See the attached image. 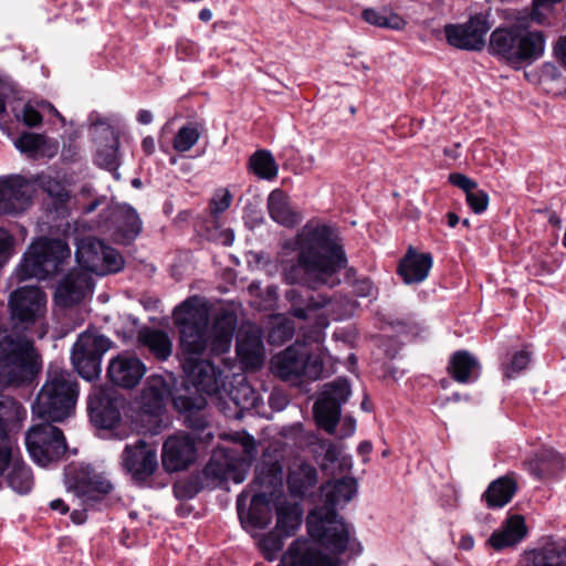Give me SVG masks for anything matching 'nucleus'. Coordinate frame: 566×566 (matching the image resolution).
Returning a JSON list of instances; mask_svg holds the SVG:
<instances>
[{"label": "nucleus", "instance_id": "obj_62", "mask_svg": "<svg viewBox=\"0 0 566 566\" xmlns=\"http://www.w3.org/2000/svg\"><path fill=\"white\" fill-rule=\"evenodd\" d=\"M449 181L458 187L459 189L463 190L464 193H468L470 190L475 188L478 185L473 179L469 178L468 176L460 174V172H453L449 175Z\"/></svg>", "mask_w": 566, "mask_h": 566}, {"label": "nucleus", "instance_id": "obj_49", "mask_svg": "<svg viewBox=\"0 0 566 566\" xmlns=\"http://www.w3.org/2000/svg\"><path fill=\"white\" fill-rule=\"evenodd\" d=\"M118 148L119 138L114 136L111 145L104 146L97 150L95 157L96 164L108 171H116L119 167Z\"/></svg>", "mask_w": 566, "mask_h": 566}, {"label": "nucleus", "instance_id": "obj_16", "mask_svg": "<svg viewBox=\"0 0 566 566\" xmlns=\"http://www.w3.org/2000/svg\"><path fill=\"white\" fill-rule=\"evenodd\" d=\"M352 396V386L347 378L338 377L324 384L321 389V430L328 434L342 426V407Z\"/></svg>", "mask_w": 566, "mask_h": 566}, {"label": "nucleus", "instance_id": "obj_10", "mask_svg": "<svg viewBox=\"0 0 566 566\" xmlns=\"http://www.w3.org/2000/svg\"><path fill=\"white\" fill-rule=\"evenodd\" d=\"M66 481L69 490H72L85 505L84 510H74L71 513V520L75 524H83L87 518L86 509L93 507L113 490L112 483L103 474L96 473L91 465L83 463L67 469Z\"/></svg>", "mask_w": 566, "mask_h": 566}, {"label": "nucleus", "instance_id": "obj_61", "mask_svg": "<svg viewBox=\"0 0 566 566\" xmlns=\"http://www.w3.org/2000/svg\"><path fill=\"white\" fill-rule=\"evenodd\" d=\"M354 293L359 297H368L373 295L374 283L368 277L355 279L352 283Z\"/></svg>", "mask_w": 566, "mask_h": 566}, {"label": "nucleus", "instance_id": "obj_44", "mask_svg": "<svg viewBox=\"0 0 566 566\" xmlns=\"http://www.w3.org/2000/svg\"><path fill=\"white\" fill-rule=\"evenodd\" d=\"M203 126L198 122H188L181 126L172 140V147L178 153L189 151L200 139Z\"/></svg>", "mask_w": 566, "mask_h": 566}, {"label": "nucleus", "instance_id": "obj_53", "mask_svg": "<svg viewBox=\"0 0 566 566\" xmlns=\"http://www.w3.org/2000/svg\"><path fill=\"white\" fill-rule=\"evenodd\" d=\"M323 247H345V237L342 228L332 221H321V235Z\"/></svg>", "mask_w": 566, "mask_h": 566}, {"label": "nucleus", "instance_id": "obj_26", "mask_svg": "<svg viewBox=\"0 0 566 566\" xmlns=\"http://www.w3.org/2000/svg\"><path fill=\"white\" fill-rule=\"evenodd\" d=\"M432 264L431 253H419L413 247H409L399 261L397 273L406 284H418L428 277Z\"/></svg>", "mask_w": 566, "mask_h": 566}, {"label": "nucleus", "instance_id": "obj_34", "mask_svg": "<svg viewBox=\"0 0 566 566\" xmlns=\"http://www.w3.org/2000/svg\"><path fill=\"white\" fill-rule=\"evenodd\" d=\"M526 535L524 517L521 515L511 516L505 525L494 531L486 544L495 551H502L506 547L516 545Z\"/></svg>", "mask_w": 566, "mask_h": 566}, {"label": "nucleus", "instance_id": "obj_22", "mask_svg": "<svg viewBox=\"0 0 566 566\" xmlns=\"http://www.w3.org/2000/svg\"><path fill=\"white\" fill-rule=\"evenodd\" d=\"M123 400L104 390L88 397L87 411L91 422L98 429L113 430L122 420Z\"/></svg>", "mask_w": 566, "mask_h": 566}, {"label": "nucleus", "instance_id": "obj_58", "mask_svg": "<svg viewBox=\"0 0 566 566\" xmlns=\"http://www.w3.org/2000/svg\"><path fill=\"white\" fill-rule=\"evenodd\" d=\"M531 361V353L526 349L516 352L511 361L504 368V375L506 378H514L522 370H524Z\"/></svg>", "mask_w": 566, "mask_h": 566}, {"label": "nucleus", "instance_id": "obj_17", "mask_svg": "<svg viewBox=\"0 0 566 566\" xmlns=\"http://www.w3.org/2000/svg\"><path fill=\"white\" fill-rule=\"evenodd\" d=\"M307 533L290 544L277 566H318V506L308 512Z\"/></svg>", "mask_w": 566, "mask_h": 566}, {"label": "nucleus", "instance_id": "obj_52", "mask_svg": "<svg viewBox=\"0 0 566 566\" xmlns=\"http://www.w3.org/2000/svg\"><path fill=\"white\" fill-rule=\"evenodd\" d=\"M45 137L41 134L25 132L14 142L15 147L23 154L34 156L44 146Z\"/></svg>", "mask_w": 566, "mask_h": 566}, {"label": "nucleus", "instance_id": "obj_7", "mask_svg": "<svg viewBox=\"0 0 566 566\" xmlns=\"http://www.w3.org/2000/svg\"><path fill=\"white\" fill-rule=\"evenodd\" d=\"M251 486L254 494L248 511V521L253 527L265 528L271 523L272 511L277 501L284 499L282 464L272 461L256 465Z\"/></svg>", "mask_w": 566, "mask_h": 566}, {"label": "nucleus", "instance_id": "obj_42", "mask_svg": "<svg viewBox=\"0 0 566 566\" xmlns=\"http://www.w3.org/2000/svg\"><path fill=\"white\" fill-rule=\"evenodd\" d=\"M361 18L370 25L389 30L400 31L405 29L407 24L401 15L388 9L376 10L367 8L361 12Z\"/></svg>", "mask_w": 566, "mask_h": 566}, {"label": "nucleus", "instance_id": "obj_43", "mask_svg": "<svg viewBox=\"0 0 566 566\" xmlns=\"http://www.w3.org/2000/svg\"><path fill=\"white\" fill-rule=\"evenodd\" d=\"M516 566H566V548L547 547L522 559Z\"/></svg>", "mask_w": 566, "mask_h": 566}, {"label": "nucleus", "instance_id": "obj_20", "mask_svg": "<svg viewBox=\"0 0 566 566\" xmlns=\"http://www.w3.org/2000/svg\"><path fill=\"white\" fill-rule=\"evenodd\" d=\"M33 185L20 175L0 177V213L23 212L31 203Z\"/></svg>", "mask_w": 566, "mask_h": 566}, {"label": "nucleus", "instance_id": "obj_9", "mask_svg": "<svg viewBox=\"0 0 566 566\" xmlns=\"http://www.w3.org/2000/svg\"><path fill=\"white\" fill-rule=\"evenodd\" d=\"M71 258V250L61 239L40 238L34 241L23 254L17 269L19 280L31 277L45 280L62 271L66 260Z\"/></svg>", "mask_w": 566, "mask_h": 566}, {"label": "nucleus", "instance_id": "obj_13", "mask_svg": "<svg viewBox=\"0 0 566 566\" xmlns=\"http://www.w3.org/2000/svg\"><path fill=\"white\" fill-rule=\"evenodd\" d=\"M112 347V342L104 335L81 334L71 352L72 364L77 374L92 381L102 373V359Z\"/></svg>", "mask_w": 566, "mask_h": 566}, {"label": "nucleus", "instance_id": "obj_45", "mask_svg": "<svg viewBox=\"0 0 566 566\" xmlns=\"http://www.w3.org/2000/svg\"><path fill=\"white\" fill-rule=\"evenodd\" d=\"M251 170L261 179L271 180L277 175V165L271 151L256 150L249 160Z\"/></svg>", "mask_w": 566, "mask_h": 566}, {"label": "nucleus", "instance_id": "obj_1", "mask_svg": "<svg viewBox=\"0 0 566 566\" xmlns=\"http://www.w3.org/2000/svg\"><path fill=\"white\" fill-rule=\"evenodd\" d=\"M174 323L179 333L186 382L195 389L190 394L205 397L218 394L223 385L222 370L210 360L200 359L209 342L208 308L198 296H190L174 310Z\"/></svg>", "mask_w": 566, "mask_h": 566}, {"label": "nucleus", "instance_id": "obj_4", "mask_svg": "<svg viewBox=\"0 0 566 566\" xmlns=\"http://www.w3.org/2000/svg\"><path fill=\"white\" fill-rule=\"evenodd\" d=\"M546 46V34L521 25L496 28L490 35L489 53L510 65L532 64L539 60Z\"/></svg>", "mask_w": 566, "mask_h": 566}, {"label": "nucleus", "instance_id": "obj_32", "mask_svg": "<svg viewBox=\"0 0 566 566\" xmlns=\"http://www.w3.org/2000/svg\"><path fill=\"white\" fill-rule=\"evenodd\" d=\"M449 375L459 384H470L480 376V363L468 350H457L452 354L448 365Z\"/></svg>", "mask_w": 566, "mask_h": 566}, {"label": "nucleus", "instance_id": "obj_40", "mask_svg": "<svg viewBox=\"0 0 566 566\" xmlns=\"http://www.w3.org/2000/svg\"><path fill=\"white\" fill-rule=\"evenodd\" d=\"M235 469L234 457L228 449H218L212 452V455L202 473L206 479L214 481H224L230 476V473Z\"/></svg>", "mask_w": 566, "mask_h": 566}, {"label": "nucleus", "instance_id": "obj_50", "mask_svg": "<svg viewBox=\"0 0 566 566\" xmlns=\"http://www.w3.org/2000/svg\"><path fill=\"white\" fill-rule=\"evenodd\" d=\"M231 400L241 409H249L255 406L258 396L254 389L243 378L238 386L229 391Z\"/></svg>", "mask_w": 566, "mask_h": 566}, {"label": "nucleus", "instance_id": "obj_48", "mask_svg": "<svg viewBox=\"0 0 566 566\" xmlns=\"http://www.w3.org/2000/svg\"><path fill=\"white\" fill-rule=\"evenodd\" d=\"M321 310H324L326 314L334 321H340L348 317L352 314L353 304L346 298L342 297L339 301L331 300L321 294Z\"/></svg>", "mask_w": 566, "mask_h": 566}, {"label": "nucleus", "instance_id": "obj_2", "mask_svg": "<svg viewBox=\"0 0 566 566\" xmlns=\"http://www.w3.org/2000/svg\"><path fill=\"white\" fill-rule=\"evenodd\" d=\"M78 384L72 371L50 366L32 405V415L48 422H63L75 410Z\"/></svg>", "mask_w": 566, "mask_h": 566}, {"label": "nucleus", "instance_id": "obj_54", "mask_svg": "<svg viewBox=\"0 0 566 566\" xmlns=\"http://www.w3.org/2000/svg\"><path fill=\"white\" fill-rule=\"evenodd\" d=\"M101 262L103 263V265L102 270L98 271L97 275L117 273L124 266V259L122 254L117 250L108 245H106L105 248Z\"/></svg>", "mask_w": 566, "mask_h": 566}, {"label": "nucleus", "instance_id": "obj_33", "mask_svg": "<svg viewBox=\"0 0 566 566\" xmlns=\"http://www.w3.org/2000/svg\"><path fill=\"white\" fill-rule=\"evenodd\" d=\"M268 210L273 221L286 228H293L302 220L301 214L292 209L289 196L281 189H274L269 195Z\"/></svg>", "mask_w": 566, "mask_h": 566}, {"label": "nucleus", "instance_id": "obj_21", "mask_svg": "<svg viewBox=\"0 0 566 566\" xmlns=\"http://www.w3.org/2000/svg\"><path fill=\"white\" fill-rule=\"evenodd\" d=\"M359 483L355 476L331 478L321 484V510L323 514L333 510L339 512L358 494Z\"/></svg>", "mask_w": 566, "mask_h": 566}, {"label": "nucleus", "instance_id": "obj_5", "mask_svg": "<svg viewBox=\"0 0 566 566\" xmlns=\"http://www.w3.org/2000/svg\"><path fill=\"white\" fill-rule=\"evenodd\" d=\"M284 248L297 251L296 262L282 264L284 281L316 291L318 289V221L310 220L294 240L285 242Z\"/></svg>", "mask_w": 566, "mask_h": 566}, {"label": "nucleus", "instance_id": "obj_24", "mask_svg": "<svg viewBox=\"0 0 566 566\" xmlns=\"http://www.w3.org/2000/svg\"><path fill=\"white\" fill-rule=\"evenodd\" d=\"M93 279L83 270L70 271L57 284L54 300L59 306L72 307L81 303L93 289Z\"/></svg>", "mask_w": 566, "mask_h": 566}, {"label": "nucleus", "instance_id": "obj_11", "mask_svg": "<svg viewBox=\"0 0 566 566\" xmlns=\"http://www.w3.org/2000/svg\"><path fill=\"white\" fill-rule=\"evenodd\" d=\"M357 428L356 419L352 415H345L342 426L333 434L335 439L321 438V472L331 478L349 475L353 470V457L346 452L345 439L355 434Z\"/></svg>", "mask_w": 566, "mask_h": 566}, {"label": "nucleus", "instance_id": "obj_63", "mask_svg": "<svg viewBox=\"0 0 566 566\" xmlns=\"http://www.w3.org/2000/svg\"><path fill=\"white\" fill-rule=\"evenodd\" d=\"M293 336V328L289 326H277L271 329L269 334V338L273 342L279 339L281 343H284L289 339H291Z\"/></svg>", "mask_w": 566, "mask_h": 566}, {"label": "nucleus", "instance_id": "obj_56", "mask_svg": "<svg viewBox=\"0 0 566 566\" xmlns=\"http://www.w3.org/2000/svg\"><path fill=\"white\" fill-rule=\"evenodd\" d=\"M563 0H532V9L530 12L531 21L543 24L547 20V14L552 13L554 7Z\"/></svg>", "mask_w": 566, "mask_h": 566}, {"label": "nucleus", "instance_id": "obj_51", "mask_svg": "<svg viewBox=\"0 0 566 566\" xmlns=\"http://www.w3.org/2000/svg\"><path fill=\"white\" fill-rule=\"evenodd\" d=\"M205 480L206 478L202 472L189 476L184 482L175 485L176 496L185 500L193 499L205 489Z\"/></svg>", "mask_w": 566, "mask_h": 566}, {"label": "nucleus", "instance_id": "obj_59", "mask_svg": "<svg viewBox=\"0 0 566 566\" xmlns=\"http://www.w3.org/2000/svg\"><path fill=\"white\" fill-rule=\"evenodd\" d=\"M232 202V195L229 190L218 191L209 202V210L213 218L224 212Z\"/></svg>", "mask_w": 566, "mask_h": 566}, {"label": "nucleus", "instance_id": "obj_27", "mask_svg": "<svg viewBox=\"0 0 566 566\" xmlns=\"http://www.w3.org/2000/svg\"><path fill=\"white\" fill-rule=\"evenodd\" d=\"M307 360V356L304 358L303 355L300 356L293 347H289L277 357L274 367L276 374L285 380L293 377H308L315 380L318 378V370L316 369L318 358L313 361L312 370H308Z\"/></svg>", "mask_w": 566, "mask_h": 566}, {"label": "nucleus", "instance_id": "obj_8", "mask_svg": "<svg viewBox=\"0 0 566 566\" xmlns=\"http://www.w3.org/2000/svg\"><path fill=\"white\" fill-rule=\"evenodd\" d=\"M41 358L24 335H0V380L7 385L30 382L39 373Z\"/></svg>", "mask_w": 566, "mask_h": 566}, {"label": "nucleus", "instance_id": "obj_41", "mask_svg": "<svg viewBox=\"0 0 566 566\" xmlns=\"http://www.w3.org/2000/svg\"><path fill=\"white\" fill-rule=\"evenodd\" d=\"M143 230V221L137 211L128 205L120 209L116 235L119 242L130 244L134 242Z\"/></svg>", "mask_w": 566, "mask_h": 566}, {"label": "nucleus", "instance_id": "obj_29", "mask_svg": "<svg viewBox=\"0 0 566 566\" xmlns=\"http://www.w3.org/2000/svg\"><path fill=\"white\" fill-rule=\"evenodd\" d=\"M317 482V471L305 461H296L289 468L286 484L291 496L306 497Z\"/></svg>", "mask_w": 566, "mask_h": 566}, {"label": "nucleus", "instance_id": "obj_6", "mask_svg": "<svg viewBox=\"0 0 566 566\" xmlns=\"http://www.w3.org/2000/svg\"><path fill=\"white\" fill-rule=\"evenodd\" d=\"M22 409V405L14 398L0 396V476L7 471L8 486L15 493L25 495L33 488V472L23 460L13 454L7 429V421L17 418Z\"/></svg>", "mask_w": 566, "mask_h": 566}, {"label": "nucleus", "instance_id": "obj_57", "mask_svg": "<svg viewBox=\"0 0 566 566\" xmlns=\"http://www.w3.org/2000/svg\"><path fill=\"white\" fill-rule=\"evenodd\" d=\"M465 201L475 214H481L488 209L490 198L488 192L476 185L475 188L465 193Z\"/></svg>", "mask_w": 566, "mask_h": 566}, {"label": "nucleus", "instance_id": "obj_23", "mask_svg": "<svg viewBox=\"0 0 566 566\" xmlns=\"http://www.w3.org/2000/svg\"><path fill=\"white\" fill-rule=\"evenodd\" d=\"M196 458L195 440L188 434L170 436L164 442L161 462L167 472L186 470Z\"/></svg>", "mask_w": 566, "mask_h": 566}, {"label": "nucleus", "instance_id": "obj_38", "mask_svg": "<svg viewBox=\"0 0 566 566\" xmlns=\"http://www.w3.org/2000/svg\"><path fill=\"white\" fill-rule=\"evenodd\" d=\"M517 491L516 481L509 476H501L492 481L482 494L489 509L495 510L505 506L511 502Z\"/></svg>", "mask_w": 566, "mask_h": 566}, {"label": "nucleus", "instance_id": "obj_46", "mask_svg": "<svg viewBox=\"0 0 566 566\" xmlns=\"http://www.w3.org/2000/svg\"><path fill=\"white\" fill-rule=\"evenodd\" d=\"M560 462V457L556 451L542 449L535 454L534 459L530 460L528 470L533 475L542 479L555 464L558 465Z\"/></svg>", "mask_w": 566, "mask_h": 566}, {"label": "nucleus", "instance_id": "obj_14", "mask_svg": "<svg viewBox=\"0 0 566 566\" xmlns=\"http://www.w3.org/2000/svg\"><path fill=\"white\" fill-rule=\"evenodd\" d=\"M8 305L13 329L27 331L44 315L46 295L38 286H21L10 294Z\"/></svg>", "mask_w": 566, "mask_h": 566}, {"label": "nucleus", "instance_id": "obj_36", "mask_svg": "<svg viewBox=\"0 0 566 566\" xmlns=\"http://www.w3.org/2000/svg\"><path fill=\"white\" fill-rule=\"evenodd\" d=\"M170 396H172L170 384L163 376L154 375L148 378L143 390V406L147 412L157 413Z\"/></svg>", "mask_w": 566, "mask_h": 566}, {"label": "nucleus", "instance_id": "obj_47", "mask_svg": "<svg viewBox=\"0 0 566 566\" xmlns=\"http://www.w3.org/2000/svg\"><path fill=\"white\" fill-rule=\"evenodd\" d=\"M285 538L286 537L276 530L270 531L269 533L264 534L262 539L259 542V548L263 557L268 562H273L277 559L279 553L284 547Z\"/></svg>", "mask_w": 566, "mask_h": 566}, {"label": "nucleus", "instance_id": "obj_60", "mask_svg": "<svg viewBox=\"0 0 566 566\" xmlns=\"http://www.w3.org/2000/svg\"><path fill=\"white\" fill-rule=\"evenodd\" d=\"M15 116L29 127H35L42 123V115L30 103L24 105L21 115L17 114Z\"/></svg>", "mask_w": 566, "mask_h": 566}, {"label": "nucleus", "instance_id": "obj_19", "mask_svg": "<svg viewBox=\"0 0 566 566\" xmlns=\"http://www.w3.org/2000/svg\"><path fill=\"white\" fill-rule=\"evenodd\" d=\"M147 371L145 363L135 354L122 352L113 357L106 368L107 381L114 388H136Z\"/></svg>", "mask_w": 566, "mask_h": 566}, {"label": "nucleus", "instance_id": "obj_55", "mask_svg": "<svg viewBox=\"0 0 566 566\" xmlns=\"http://www.w3.org/2000/svg\"><path fill=\"white\" fill-rule=\"evenodd\" d=\"M287 298L292 302L291 314L298 319H307L311 312H315L318 308V303L314 301L312 296H308V305L306 307L298 306V302L302 298L301 293L296 289H292L286 293Z\"/></svg>", "mask_w": 566, "mask_h": 566}, {"label": "nucleus", "instance_id": "obj_31", "mask_svg": "<svg viewBox=\"0 0 566 566\" xmlns=\"http://www.w3.org/2000/svg\"><path fill=\"white\" fill-rule=\"evenodd\" d=\"M263 342L258 329H249L237 338V355L245 367L260 368L263 364Z\"/></svg>", "mask_w": 566, "mask_h": 566}, {"label": "nucleus", "instance_id": "obj_30", "mask_svg": "<svg viewBox=\"0 0 566 566\" xmlns=\"http://www.w3.org/2000/svg\"><path fill=\"white\" fill-rule=\"evenodd\" d=\"M235 327L237 317L230 313L219 315L216 317L211 328L207 327L208 346H210L212 354L221 355L230 349Z\"/></svg>", "mask_w": 566, "mask_h": 566}, {"label": "nucleus", "instance_id": "obj_25", "mask_svg": "<svg viewBox=\"0 0 566 566\" xmlns=\"http://www.w3.org/2000/svg\"><path fill=\"white\" fill-rule=\"evenodd\" d=\"M174 407L185 413V422L195 433H201L208 426L203 410L207 407V398L203 395H191L190 388L185 394L172 397Z\"/></svg>", "mask_w": 566, "mask_h": 566}, {"label": "nucleus", "instance_id": "obj_18", "mask_svg": "<svg viewBox=\"0 0 566 566\" xmlns=\"http://www.w3.org/2000/svg\"><path fill=\"white\" fill-rule=\"evenodd\" d=\"M491 29L488 15L476 13L462 24H447L444 34L450 45L465 51H481Z\"/></svg>", "mask_w": 566, "mask_h": 566}, {"label": "nucleus", "instance_id": "obj_64", "mask_svg": "<svg viewBox=\"0 0 566 566\" xmlns=\"http://www.w3.org/2000/svg\"><path fill=\"white\" fill-rule=\"evenodd\" d=\"M380 348L389 359H394L400 350V345L394 338H382L380 342Z\"/></svg>", "mask_w": 566, "mask_h": 566}, {"label": "nucleus", "instance_id": "obj_28", "mask_svg": "<svg viewBox=\"0 0 566 566\" xmlns=\"http://www.w3.org/2000/svg\"><path fill=\"white\" fill-rule=\"evenodd\" d=\"M345 247L321 248V286L335 287L340 284V273L347 266Z\"/></svg>", "mask_w": 566, "mask_h": 566}, {"label": "nucleus", "instance_id": "obj_3", "mask_svg": "<svg viewBox=\"0 0 566 566\" xmlns=\"http://www.w3.org/2000/svg\"><path fill=\"white\" fill-rule=\"evenodd\" d=\"M319 566H347L352 558L363 553V545L355 536L354 525L333 510H321Z\"/></svg>", "mask_w": 566, "mask_h": 566}, {"label": "nucleus", "instance_id": "obj_35", "mask_svg": "<svg viewBox=\"0 0 566 566\" xmlns=\"http://www.w3.org/2000/svg\"><path fill=\"white\" fill-rule=\"evenodd\" d=\"M105 248L106 244L99 239L92 237L82 239L75 251V259L81 270L98 274V271L102 270L101 260Z\"/></svg>", "mask_w": 566, "mask_h": 566}, {"label": "nucleus", "instance_id": "obj_12", "mask_svg": "<svg viewBox=\"0 0 566 566\" xmlns=\"http://www.w3.org/2000/svg\"><path fill=\"white\" fill-rule=\"evenodd\" d=\"M25 446L33 461L42 467L59 461L67 450L63 431L48 421L28 430Z\"/></svg>", "mask_w": 566, "mask_h": 566}, {"label": "nucleus", "instance_id": "obj_37", "mask_svg": "<svg viewBox=\"0 0 566 566\" xmlns=\"http://www.w3.org/2000/svg\"><path fill=\"white\" fill-rule=\"evenodd\" d=\"M137 342L160 361L167 360L172 354V343L168 334L161 329L144 327L139 329Z\"/></svg>", "mask_w": 566, "mask_h": 566}, {"label": "nucleus", "instance_id": "obj_39", "mask_svg": "<svg viewBox=\"0 0 566 566\" xmlns=\"http://www.w3.org/2000/svg\"><path fill=\"white\" fill-rule=\"evenodd\" d=\"M275 530L285 537L293 536L302 525L303 511L297 504L277 501Z\"/></svg>", "mask_w": 566, "mask_h": 566}, {"label": "nucleus", "instance_id": "obj_15", "mask_svg": "<svg viewBox=\"0 0 566 566\" xmlns=\"http://www.w3.org/2000/svg\"><path fill=\"white\" fill-rule=\"evenodd\" d=\"M120 465L138 486H147L158 469L157 450L144 439L126 443L120 454Z\"/></svg>", "mask_w": 566, "mask_h": 566}]
</instances>
